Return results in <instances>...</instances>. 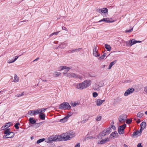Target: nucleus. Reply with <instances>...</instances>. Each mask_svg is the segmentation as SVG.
I'll list each match as a JSON object with an SVG mask.
<instances>
[{"label":"nucleus","mask_w":147,"mask_h":147,"mask_svg":"<svg viewBox=\"0 0 147 147\" xmlns=\"http://www.w3.org/2000/svg\"><path fill=\"white\" fill-rule=\"evenodd\" d=\"M75 136V133L71 131L69 132L63 134L61 135H56L51 136V138L47 139V142H50L51 141H67L70 140Z\"/></svg>","instance_id":"f257e3e1"},{"label":"nucleus","mask_w":147,"mask_h":147,"mask_svg":"<svg viewBox=\"0 0 147 147\" xmlns=\"http://www.w3.org/2000/svg\"><path fill=\"white\" fill-rule=\"evenodd\" d=\"M91 84V81L89 80H86L84 82L78 84L77 88L79 89L82 90L89 87Z\"/></svg>","instance_id":"f03ea898"},{"label":"nucleus","mask_w":147,"mask_h":147,"mask_svg":"<svg viewBox=\"0 0 147 147\" xmlns=\"http://www.w3.org/2000/svg\"><path fill=\"white\" fill-rule=\"evenodd\" d=\"M91 84V81L89 80H86L84 82L78 84L77 88L79 89L82 90L89 87Z\"/></svg>","instance_id":"7ed1b4c3"},{"label":"nucleus","mask_w":147,"mask_h":147,"mask_svg":"<svg viewBox=\"0 0 147 147\" xmlns=\"http://www.w3.org/2000/svg\"><path fill=\"white\" fill-rule=\"evenodd\" d=\"M71 106L67 102H64L61 104L59 106V109H60L69 110L71 108Z\"/></svg>","instance_id":"20e7f679"},{"label":"nucleus","mask_w":147,"mask_h":147,"mask_svg":"<svg viewBox=\"0 0 147 147\" xmlns=\"http://www.w3.org/2000/svg\"><path fill=\"white\" fill-rule=\"evenodd\" d=\"M111 131V127H109L106 129H104L101 132L100 134V136L101 138L102 136H104L106 135L109 134Z\"/></svg>","instance_id":"39448f33"},{"label":"nucleus","mask_w":147,"mask_h":147,"mask_svg":"<svg viewBox=\"0 0 147 147\" xmlns=\"http://www.w3.org/2000/svg\"><path fill=\"white\" fill-rule=\"evenodd\" d=\"M126 127V124H124L123 125H121L118 128V131L120 134H122L124 133V129Z\"/></svg>","instance_id":"423d86ee"},{"label":"nucleus","mask_w":147,"mask_h":147,"mask_svg":"<svg viewBox=\"0 0 147 147\" xmlns=\"http://www.w3.org/2000/svg\"><path fill=\"white\" fill-rule=\"evenodd\" d=\"M28 113L30 116L35 115L39 114L37 109L34 110H30L28 112Z\"/></svg>","instance_id":"0eeeda50"},{"label":"nucleus","mask_w":147,"mask_h":147,"mask_svg":"<svg viewBox=\"0 0 147 147\" xmlns=\"http://www.w3.org/2000/svg\"><path fill=\"white\" fill-rule=\"evenodd\" d=\"M134 90V89L132 88H129L124 93V95L126 96L128 95L133 93Z\"/></svg>","instance_id":"6e6552de"},{"label":"nucleus","mask_w":147,"mask_h":147,"mask_svg":"<svg viewBox=\"0 0 147 147\" xmlns=\"http://www.w3.org/2000/svg\"><path fill=\"white\" fill-rule=\"evenodd\" d=\"M30 123L32 124H35L36 127H39L41 124H42V122H39L38 123H36V120H29Z\"/></svg>","instance_id":"1a4fd4ad"},{"label":"nucleus","mask_w":147,"mask_h":147,"mask_svg":"<svg viewBox=\"0 0 147 147\" xmlns=\"http://www.w3.org/2000/svg\"><path fill=\"white\" fill-rule=\"evenodd\" d=\"M141 41H137L134 39H132L131 40H129L128 44L130 46H132L133 45L138 42L141 43Z\"/></svg>","instance_id":"9d476101"},{"label":"nucleus","mask_w":147,"mask_h":147,"mask_svg":"<svg viewBox=\"0 0 147 147\" xmlns=\"http://www.w3.org/2000/svg\"><path fill=\"white\" fill-rule=\"evenodd\" d=\"M142 130L141 129L138 130L137 131H134L132 134V136H140L141 135L142 132Z\"/></svg>","instance_id":"9b49d317"},{"label":"nucleus","mask_w":147,"mask_h":147,"mask_svg":"<svg viewBox=\"0 0 147 147\" xmlns=\"http://www.w3.org/2000/svg\"><path fill=\"white\" fill-rule=\"evenodd\" d=\"M51 138V137H49L47 138H46V139L43 138H41V139H40L39 140H38L36 142V143H37L38 144H39V143L44 141L45 140V142L47 143H51L53 141H51L50 142H47V139H48V138Z\"/></svg>","instance_id":"f8f14e48"},{"label":"nucleus","mask_w":147,"mask_h":147,"mask_svg":"<svg viewBox=\"0 0 147 147\" xmlns=\"http://www.w3.org/2000/svg\"><path fill=\"white\" fill-rule=\"evenodd\" d=\"M105 100H101L100 99H97L95 101L96 105L97 106H100L105 101Z\"/></svg>","instance_id":"ddd939ff"},{"label":"nucleus","mask_w":147,"mask_h":147,"mask_svg":"<svg viewBox=\"0 0 147 147\" xmlns=\"http://www.w3.org/2000/svg\"><path fill=\"white\" fill-rule=\"evenodd\" d=\"M98 12L100 13H108V9L106 8H103L99 9Z\"/></svg>","instance_id":"4468645a"},{"label":"nucleus","mask_w":147,"mask_h":147,"mask_svg":"<svg viewBox=\"0 0 147 147\" xmlns=\"http://www.w3.org/2000/svg\"><path fill=\"white\" fill-rule=\"evenodd\" d=\"M102 21L105 22L107 23H110V22H114V21H110L109 20V18H104L102 19L100 21H99L98 22H100Z\"/></svg>","instance_id":"2eb2a0df"},{"label":"nucleus","mask_w":147,"mask_h":147,"mask_svg":"<svg viewBox=\"0 0 147 147\" xmlns=\"http://www.w3.org/2000/svg\"><path fill=\"white\" fill-rule=\"evenodd\" d=\"M67 76L69 78L73 77L77 78L78 77V76L74 73H68L67 74Z\"/></svg>","instance_id":"dca6fc26"},{"label":"nucleus","mask_w":147,"mask_h":147,"mask_svg":"<svg viewBox=\"0 0 147 147\" xmlns=\"http://www.w3.org/2000/svg\"><path fill=\"white\" fill-rule=\"evenodd\" d=\"M64 69H67L68 71L70 69V68L65 66H60L58 68V70L59 71Z\"/></svg>","instance_id":"f3484780"},{"label":"nucleus","mask_w":147,"mask_h":147,"mask_svg":"<svg viewBox=\"0 0 147 147\" xmlns=\"http://www.w3.org/2000/svg\"><path fill=\"white\" fill-rule=\"evenodd\" d=\"M118 134L117 131H115L114 132H113L110 135V137L112 138H117L118 137Z\"/></svg>","instance_id":"a211bd4d"},{"label":"nucleus","mask_w":147,"mask_h":147,"mask_svg":"<svg viewBox=\"0 0 147 147\" xmlns=\"http://www.w3.org/2000/svg\"><path fill=\"white\" fill-rule=\"evenodd\" d=\"M101 86L97 84H95L93 86L94 89L96 90H100V88Z\"/></svg>","instance_id":"6ab92c4d"},{"label":"nucleus","mask_w":147,"mask_h":147,"mask_svg":"<svg viewBox=\"0 0 147 147\" xmlns=\"http://www.w3.org/2000/svg\"><path fill=\"white\" fill-rule=\"evenodd\" d=\"M146 126V123L145 122H143L140 124V129L143 130L145 128Z\"/></svg>","instance_id":"aec40b11"},{"label":"nucleus","mask_w":147,"mask_h":147,"mask_svg":"<svg viewBox=\"0 0 147 147\" xmlns=\"http://www.w3.org/2000/svg\"><path fill=\"white\" fill-rule=\"evenodd\" d=\"M96 47L95 49L93 50V55L96 57H98L100 56V54H98L97 51H96Z\"/></svg>","instance_id":"412c9836"},{"label":"nucleus","mask_w":147,"mask_h":147,"mask_svg":"<svg viewBox=\"0 0 147 147\" xmlns=\"http://www.w3.org/2000/svg\"><path fill=\"white\" fill-rule=\"evenodd\" d=\"M109 140L108 138L106 139H104L102 140L100 142H98L97 143L99 144H102L105 143L106 142L109 141Z\"/></svg>","instance_id":"4be33fe9"},{"label":"nucleus","mask_w":147,"mask_h":147,"mask_svg":"<svg viewBox=\"0 0 147 147\" xmlns=\"http://www.w3.org/2000/svg\"><path fill=\"white\" fill-rule=\"evenodd\" d=\"M38 114L39 118L41 119H44L45 117V115L44 113H40Z\"/></svg>","instance_id":"5701e85b"},{"label":"nucleus","mask_w":147,"mask_h":147,"mask_svg":"<svg viewBox=\"0 0 147 147\" xmlns=\"http://www.w3.org/2000/svg\"><path fill=\"white\" fill-rule=\"evenodd\" d=\"M127 118V115L125 114H122L119 118V119H125Z\"/></svg>","instance_id":"b1692460"},{"label":"nucleus","mask_w":147,"mask_h":147,"mask_svg":"<svg viewBox=\"0 0 147 147\" xmlns=\"http://www.w3.org/2000/svg\"><path fill=\"white\" fill-rule=\"evenodd\" d=\"M116 60H115L114 61H113V62H111L109 65V67L108 68V69H111L113 65L116 63Z\"/></svg>","instance_id":"393cba45"},{"label":"nucleus","mask_w":147,"mask_h":147,"mask_svg":"<svg viewBox=\"0 0 147 147\" xmlns=\"http://www.w3.org/2000/svg\"><path fill=\"white\" fill-rule=\"evenodd\" d=\"M38 113H43V112H44L45 111L46 109L45 108H41L39 109H37Z\"/></svg>","instance_id":"a878e982"},{"label":"nucleus","mask_w":147,"mask_h":147,"mask_svg":"<svg viewBox=\"0 0 147 147\" xmlns=\"http://www.w3.org/2000/svg\"><path fill=\"white\" fill-rule=\"evenodd\" d=\"M105 47L107 51H110L111 50V47L109 45L106 44L105 45Z\"/></svg>","instance_id":"bb28decb"},{"label":"nucleus","mask_w":147,"mask_h":147,"mask_svg":"<svg viewBox=\"0 0 147 147\" xmlns=\"http://www.w3.org/2000/svg\"><path fill=\"white\" fill-rule=\"evenodd\" d=\"M14 79L13 80V82H18L19 81V77L17 76L16 74L14 77Z\"/></svg>","instance_id":"cd10ccee"},{"label":"nucleus","mask_w":147,"mask_h":147,"mask_svg":"<svg viewBox=\"0 0 147 147\" xmlns=\"http://www.w3.org/2000/svg\"><path fill=\"white\" fill-rule=\"evenodd\" d=\"M11 129L9 128L5 130L4 131V133L5 134H8V133H11Z\"/></svg>","instance_id":"c85d7f7f"},{"label":"nucleus","mask_w":147,"mask_h":147,"mask_svg":"<svg viewBox=\"0 0 147 147\" xmlns=\"http://www.w3.org/2000/svg\"><path fill=\"white\" fill-rule=\"evenodd\" d=\"M11 122H8L7 123H6L4 125L6 129L8 128L9 127L10 125H11Z\"/></svg>","instance_id":"c756f323"},{"label":"nucleus","mask_w":147,"mask_h":147,"mask_svg":"<svg viewBox=\"0 0 147 147\" xmlns=\"http://www.w3.org/2000/svg\"><path fill=\"white\" fill-rule=\"evenodd\" d=\"M144 115V114L143 113L141 112H139L137 115V117H142Z\"/></svg>","instance_id":"7c9ffc66"},{"label":"nucleus","mask_w":147,"mask_h":147,"mask_svg":"<svg viewBox=\"0 0 147 147\" xmlns=\"http://www.w3.org/2000/svg\"><path fill=\"white\" fill-rule=\"evenodd\" d=\"M20 125V123L19 122L16 123L14 125V127H15L16 129H18L19 128L18 125Z\"/></svg>","instance_id":"2f4dec72"},{"label":"nucleus","mask_w":147,"mask_h":147,"mask_svg":"<svg viewBox=\"0 0 147 147\" xmlns=\"http://www.w3.org/2000/svg\"><path fill=\"white\" fill-rule=\"evenodd\" d=\"M14 133L13 132H11L10 135L9 136V138H13L14 136Z\"/></svg>","instance_id":"473e14b6"},{"label":"nucleus","mask_w":147,"mask_h":147,"mask_svg":"<svg viewBox=\"0 0 147 147\" xmlns=\"http://www.w3.org/2000/svg\"><path fill=\"white\" fill-rule=\"evenodd\" d=\"M10 135V134L8 133V134H6L5 135L3 136V138H9V137H7V136H9Z\"/></svg>","instance_id":"72a5a7b5"},{"label":"nucleus","mask_w":147,"mask_h":147,"mask_svg":"<svg viewBox=\"0 0 147 147\" xmlns=\"http://www.w3.org/2000/svg\"><path fill=\"white\" fill-rule=\"evenodd\" d=\"M106 53H105L104 54H103L102 55L101 57H99V59H103L105 57V56H106Z\"/></svg>","instance_id":"f704fd0d"},{"label":"nucleus","mask_w":147,"mask_h":147,"mask_svg":"<svg viewBox=\"0 0 147 147\" xmlns=\"http://www.w3.org/2000/svg\"><path fill=\"white\" fill-rule=\"evenodd\" d=\"M59 32H53V33H52L50 35V36H52L53 35H54V34H55V35H57L58 33H59Z\"/></svg>","instance_id":"c9c22d12"},{"label":"nucleus","mask_w":147,"mask_h":147,"mask_svg":"<svg viewBox=\"0 0 147 147\" xmlns=\"http://www.w3.org/2000/svg\"><path fill=\"white\" fill-rule=\"evenodd\" d=\"M93 96L94 97H96L98 95V94L96 92H94L92 94Z\"/></svg>","instance_id":"e433bc0d"},{"label":"nucleus","mask_w":147,"mask_h":147,"mask_svg":"<svg viewBox=\"0 0 147 147\" xmlns=\"http://www.w3.org/2000/svg\"><path fill=\"white\" fill-rule=\"evenodd\" d=\"M15 57V58L12 61L9 62H8V63H11L14 62L18 59V58L19 57V56H16V57Z\"/></svg>","instance_id":"4c0bfd02"},{"label":"nucleus","mask_w":147,"mask_h":147,"mask_svg":"<svg viewBox=\"0 0 147 147\" xmlns=\"http://www.w3.org/2000/svg\"><path fill=\"white\" fill-rule=\"evenodd\" d=\"M55 75L56 77H57L60 75L61 73L56 71L55 72Z\"/></svg>","instance_id":"58836bf2"},{"label":"nucleus","mask_w":147,"mask_h":147,"mask_svg":"<svg viewBox=\"0 0 147 147\" xmlns=\"http://www.w3.org/2000/svg\"><path fill=\"white\" fill-rule=\"evenodd\" d=\"M70 104H71V106H73V107H75L77 105V104L75 102H74V103H72Z\"/></svg>","instance_id":"ea45409f"},{"label":"nucleus","mask_w":147,"mask_h":147,"mask_svg":"<svg viewBox=\"0 0 147 147\" xmlns=\"http://www.w3.org/2000/svg\"><path fill=\"white\" fill-rule=\"evenodd\" d=\"M133 30V28H132L131 29L129 30H127L125 31V32L127 33V32H132Z\"/></svg>","instance_id":"a19ab883"},{"label":"nucleus","mask_w":147,"mask_h":147,"mask_svg":"<svg viewBox=\"0 0 147 147\" xmlns=\"http://www.w3.org/2000/svg\"><path fill=\"white\" fill-rule=\"evenodd\" d=\"M144 92L147 94V86H145L144 88Z\"/></svg>","instance_id":"79ce46f5"},{"label":"nucleus","mask_w":147,"mask_h":147,"mask_svg":"<svg viewBox=\"0 0 147 147\" xmlns=\"http://www.w3.org/2000/svg\"><path fill=\"white\" fill-rule=\"evenodd\" d=\"M69 117H70V116H67L61 119H67L69 118Z\"/></svg>","instance_id":"37998d69"},{"label":"nucleus","mask_w":147,"mask_h":147,"mask_svg":"<svg viewBox=\"0 0 147 147\" xmlns=\"http://www.w3.org/2000/svg\"><path fill=\"white\" fill-rule=\"evenodd\" d=\"M80 48H79L78 49H75L73 50V52H76L77 51H80Z\"/></svg>","instance_id":"c03bdc74"},{"label":"nucleus","mask_w":147,"mask_h":147,"mask_svg":"<svg viewBox=\"0 0 147 147\" xmlns=\"http://www.w3.org/2000/svg\"><path fill=\"white\" fill-rule=\"evenodd\" d=\"M62 28L63 30H65L66 31H67V28L63 26H62Z\"/></svg>","instance_id":"a18cd8bd"},{"label":"nucleus","mask_w":147,"mask_h":147,"mask_svg":"<svg viewBox=\"0 0 147 147\" xmlns=\"http://www.w3.org/2000/svg\"><path fill=\"white\" fill-rule=\"evenodd\" d=\"M127 121L126 123H130L132 122V120H126Z\"/></svg>","instance_id":"49530a36"},{"label":"nucleus","mask_w":147,"mask_h":147,"mask_svg":"<svg viewBox=\"0 0 147 147\" xmlns=\"http://www.w3.org/2000/svg\"><path fill=\"white\" fill-rule=\"evenodd\" d=\"M67 120H60L59 122H61L64 123L66 122Z\"/></svg>","instance_id":"de8ad7c7"},{"label":"nucleus","mask_w":147,"mask_h":147,"mask_svg":"<svg viewBox=\"0 0 147 147\" xmlns=\"http://www.w3.org/2000/svg\"><path fill=\"white\" fill-rule=\"evenodd\" d=\"M111 127V128H112L114 130H115L116 129V127L114 125H112V126Z\"/></svg>","instance_id":"09e8293b"},{"label":"nucleus","mask_w":147,"mask_h":147,"mask_svg":"<svg viewBox=\"0 0 147 147\" xmlns=\"http://www.w3.org/2000/svg\"><path fill=\"white\" fill-rule=\"evenodd\" d=\"M137 147H142V146L141 145V143H139L137 145Z\"/></svg>","instance_id":"8fccbe9b"},{"label":"nucleus","mask_w":147,"mask_h":147,"mask_svg":"<svg viewBox=\"0 0 147 147\" xmlns=\"http://www.w3.org/2000/svg\"><path fill=\"white\" fill-rule=\"evenodd\" d=\"M101 116H99L97 117L96 119H101Z\"/></svg>","instance_id":"3c124183"},{"label":"nucleus","mask_w":147,"mask_h":147,"mask_svg":"<svg viewBox=\"0 0 147 147\" xmlns=\"http://www.w3.org/2000/svg\"><path fill=\"white\" fill-rule=\"evenodd\" d=\"M75 147H80V144L78 143L75 146Z\"/></svg>","instance_id":"603ef678"},{"label":"nucleus","mask_w":147,"mask_h":147,"mask_svg":"<svg viewBox=\"0 0 147 147\" xmlns=\"http://www.w3.org/2000/svg\"><path fill=\"white\" fill-rule=\"evenodd\" d=\"M6 129V128L5 127V125L2 126L1 128V129L2 130H3L5 129Z\"/></svg>","instance_id":"864d4df0"},{"label":"nucleus","mask_w":147,"mask_h":147,"mask_svg":"<svg viewBox=\"0 0 147 147\" xmlns=\"http://www.w3.org/2000/svg\"><path fill=\"white\" fill-rule=\"evenodd\" d=\"M21 94H17V95H15V97H20V96H21Z\"/></svg>","instance_id":"5fc2aeb1"},{"label":"nucleus","mask_w":147,"mask_h":147,"mask_svg":"<svg viewBox=\"0 0 147 147\" xmlns=\"http://www.w3.org/2000/svg\"><path fill=\"white\" fill-rule=\"evenodd\" d=\"M68 53H73V50H69L68 51Z\"/></svg>","instance_id":"6e6d98bb"},{"label":"nucleus","mask_w":147,"mask_h":147,"mask_svg":"<svg viewBox=\"0 0 147 147\" xmlns=\"http://www.w3.org/2000/svg\"><path fill=\"white\" fill-rule=\"evenodd\" d=\"M39 59V57H38L37 58H36V59H34L33 61H37Z\"/></svg>","instance_id":"4d7b16f0"},{"label":"nucleus","mask_w":147,"mask_h":147,"mask_svg":"<svg viewBox=\"0 0 147 147\" xmlns=\"http://www.w3.org/2000/svg\"><path fill=\"white\" fill-rule=\"evenodd\" d=\"M86 120H83L82 122V123H84L86 122Z\"/></svg>","instance_id":"13d9d810"},{"label":"nucleus","mask_w":147,"mask_h":147,"mask_svg":"<svg viewBox=\"0 0 147 147\" xmlns=\"http://www.w3.org/2000/svg\"><path fill=\"white\" fill-rule=\"evenodd\" d=\"M124 147H128V146L126 144H124L123 145Z\"/></svg>","instance_id":"bf43d9fd"},{"label":"nucleus","mask_w":147,"mask_h":147,"mask_svg":"<svg viewBox=\"0 0 147 147\" xmlns=\"http://www.w3.org/2000/svg\"><path fill=\"white\" fill-rule=\"evenodd\" d=\"M24 92H22L21 94V96H23L24 95Z\"/></svg>","instance_id":"052dcab7"},{"label":"nucleus","mask_w":147,"mask_h":147,"mask_svg":"<svg viewBox=\"0 0 147 147\" xmlns=\"http://www.w3.org/2000/svg\"><path fill=\"white\" fill-rule=\"evenodd\" d=\"M89 139H93L94 138L93 137H89L88 138Z\"/></svg>","instance_id":"680f3d73"},{"label":"nucleus","mask_w":147,"mask_h":147,"mask_svg":"<svg viewBox=\"0 0 147 147\" xmlns=\"http://www.w3.org/2000/svg\"><path fill=\"white\" fill-rule=\"evenodd\" d=\"M30 139L31 140H33L34 139V137L33 136H32L31 137Z\"/></svg>","instance_id":"e2e57ef3"},{"label":"nucleus","mask_w":147,"mask_h":147,"mask_svg":"<svg viewBox=\"0 0 147 147\" xmlns=\"http://www.w3.org/2000/svg\"><path fill=\"white\" fill-rule=\"evenodd\" d=\"M5 90H2L0 91V93L1 92H3Z\"/></svg>","instance_id":"0e129e2a"},{"label":"nucleus","mask_w":147,"mask_h":147,"mask_svg":"<svg viewBox=\"0 0 147 147\" xmlns=\"http://www.w3.org/2000/svg\"><path fill=\"white\" fill-rule=\"evenodd\" d=\"M144 113L145 114L147 115V111H146Z\"/></svg>","instance_id":"69168bd1"},{"label":"nucleus","mask_w":147,"mask_h":147,"mask_svg":"<svg viewBox=\"0 0 147 147\" xmlns=\"http://www.w3.org/2000/svg\"><path fill=\"white\" fill-rule=\"evenodd\" d=\"M140 120H138V121H137V123H139L140 121Z\"/></svg>","instance_id":"338daca9"},{"label":"nucleus","mask_w":147,"mask_h":147,"mask_svg":"<svg viewBox=\"0 0 147 147\" xmlns=\"http://www.w3.org/2000/svg\"><path fill=\"white\" fill-rule=\"evenodd\" d=\"M29 119H33V118L30 117Z\"/></svg>","instance_id":"774afa93"}]
</instances>
